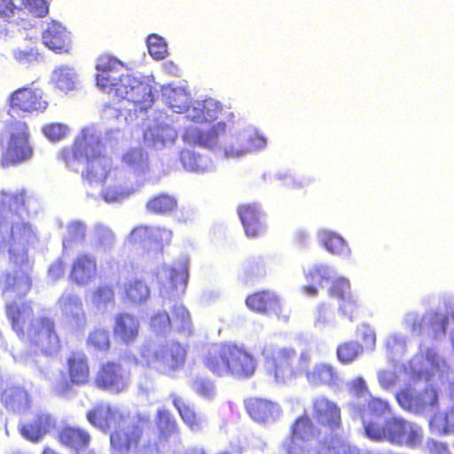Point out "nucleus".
<instances>
[{
  "label": "nucleus",
  "mask_w": 454,
  "mask_h": 454,
  "mask_svg": "<svg viewBox=\"0 0 454 454\" xmlns=\"http://www.w3.org/2000/svg\"><path fill=\"white\" fill-rule=\"evenodd\" d=\"M247 307L253 312L267 314L279 309V299L269 290H261L247 296L245 300Z\"/></svg>",
  "instance_id": "a878e982"
},
{
  "label": "nucleus",
  "mask_w": 454,
  "mask_h": 454,
  "mask_svg": "<svg viewBox=\"0 0 454 454\" xmlns=\"http://www.w3.org/2000/svg\"><path fill=\"white\" fill-rule=\"evenodd\" d=\"M33 345L42 353L51 355L60 348V340L55 332L53 320L42 317L35 326L31 338Z\"/></svg>",
  "instance_id": "4468645a"
},
{
  "label": "nucleus",
  "mask_w": 454,
  "mask_h": 454,
  "mask_svg": "<svg viewBox=\"0 0 454 454\" xmlns=\"http://www.w3.org/2000/svg\"><path fill=\"white\" fill-rule=\"evenodd\" d=\"M168 106L173 112L182 114L187 112V114L192 113V107L188 105V97L184 93L174 92L168 98Z\"/></svg>",
  "instance_id": "8fccbe9b"
},
{
  "label": "nucleus",
  "mask_w": 454,
  "mask_h": 454,
  "mask_svg": "<svg viewBox=\"0 0 454 454\" xmlns=\"http://www.w3.org/2000/svg\"><path fill=\"white\" fill-rule=\"evenodd\" d=\"M127 297L133 302H141L149 296V288L142 280H133L125 286Z\"/></svg>",
  "instance_id": "c03bdc74"
},
{
  "label": "nucleus",
  "mask_w": 454,
  "mask_h": 454,
  "mask_svg": "<svg viewBox=\"0 0 454 454\" xmlns=\"http://www.w3.org/2000/svg\"><path fill=\"white\" fill-rule=\"evenodd\" d=\"M434 419L442 422V431L444 433L454 432V407L445 413L435 416Z\"/></svg>",
  "instance_id": "6e6d98bb"
},
{
  "label": "nucleus",
  "mask_w": 454,
  "mask_h": 454,
  "mask_svg": "<svg viewBox=\"0 0 454 454\" xmlns=\"http://www.w3.org/2000/svg\"><path fill=\"white\" fill-rule=\"evenodd\" d=\"M389 411L388 403L380 398H372L367 403V412L371 417H380L389 413Z\"/></svg>",
  "instance_id": "5fc2aeb1"
},
{
  "label": "nucleus",
  "mask_w": 454,
  "mask_h": 454,
  "mask_svg": "<svg viewBox=\"0 0 454 454\" xmlns=\"http://www.w3.org/2000/svg\"><path fill=\"white\" fill-rule=\"evenodd\" d=\"M113 330L114 335L123 343L129 344L137 339L139 323L134 316L121 313L115 317Z\"/></svg>",
  "instance_id": "cd10ccee"
},
{
  "label": "nucleus",
  "mask_w": 454,
  "mask_h": 454,
  "mask_svg": "<svg viewBox=\"0 0 454 454\" xmlns=\"http://www.w3.org/2000/svg\"><path fill=\"white\" fill-rule=\"evenodd\" d=\"M174 320L180 323L181 325H186L190 320L188 310L183 306H176L173 309Z\"/></svg>",
  "instance_id": "052dcab7"
},
{
  "label": "nucleus",
  "mask_w": 454,
  "mask_h": 454,
  "mask_svg": "<svg viewBox=\"0 0 454 454\" xmlns=\"http://www.w3.org/2000/svg\"><path fill=\"white\" fill-rule=\"evenodd\" d=\"M86 346L96 353H108L112 346L110 331L106 327H94L87 336Z\"/></svg>",
  "instance_id": "2f4dec72"
},
{
  "label": "nucleus",
  "mask_w": 454,
  "mask_h": 454,
  "mask_svg": "<svg viewBox=\"0 0 454 454\" xmlns=\"http://www.w3.org/2000/svg\"><path fill=\"white\" fill-rule=\"evenodd\" d=\"M146 365L160 374L172 375L185 364L187 352L178 342H168L158 346L153 351L144 355Z\"/></svg>",
  "instance_id": "0eeeda50"
},
{
  "label": "nucleus",
  "mask_w": 454,
  "mask_h": 454,
  "mask_svg": "<svg viewBox=\"0 0 454 454\" xmlns=\"http://www.w3.org/2000/svg\"><path fill=\"white\" fill-rule=\"evenodd\" d=\"M9 114L14 118H25L28 113V88L22 87L14 90L8 98Z\"/></svg>",
  "instance_id": "c9c22d12"
},
{
  "label": "nucleus",
  "mask_w": 454,
  "mask_h": 454,
  "mask_svg": "<svg viewBox=\"0 0 454 454\" xmlns=\"http://www.w3.org/2000/svg\"><path fill=\"white\" fill-rule=\"evenodd\" d=\"M160 272L167 279V282L162 283L166 293L178 291L183 293L184 291L189 278L187 259H181L174 262L173 265L164 264L160 267Z\"/></svg>",
  "instance_id": "a211bd4d"
},
{
  "label": "nucleus",
  "mask_w": 454,
  "mask_h": 454,
  "mask_svg": "<svg viewBox=\"0 0 454 454\" xmlns=\"http://www.w3.org/2000/svg\"><path fill=\"white\" fill-rule=\"evenodd\" d=\"M121 163L137 174L149 169L148 154L142 148H130L121 156Z\"/></svg>",
  "instance_id": "72a5a7b5"
},
{
  "label": "nucleus",
  "mask_w": 454,
  "mask_h": 454,
  "mask_svg": "<svg viewBox=\"0 0 454 454\" xmlns=\"http://www.w3.org/2000/svg\"><path fill=\"white\" fill-rule=\"evenodd\" d=\"M172 236V231L165 227L137 226L132 230L130 239L134 243L148 241L162 248L170 244Z\"/></svg>",
  "instance_id": "b1692460"
},
{
  "label": "nucleus",
  "mask_w": 454,
  "mask_h": 454,
  "mask_svg": "<svg viewBox=\"0 0 454 454\" xmlns=\"http://www.w3.org/2000/svg\"><path fill=\"white\" fill-rule=\"evenodd\" d=\"M204 367L216 377L242 380L254 376L257 363L243 345L224 341L212 345L202 357Z\"/></svg>",
  "instance_id": "7ed1b4c3"
},
{
  "label": "nucleus",
  "mask_w": 454,
  "mask_h": 454,
  "mask_svg": "<svg viewBox=\"0 0 454 454\" xmlns=\"http://www.w3.org/2000/svg\"><path fill=\"white\" fill-rule=\"evenodd\" d=\"M52 79L56 86L64 91L72 90L74 88V72L69 67H59L53 70Z\"/></svg>",
  "instance_id": "79ce46f5"
},
{
  "label": "nucleus",
  "mask_w": 454,
  "mask_h": 454,
  "mask_svg": "<svg viewBox=\"0 0 454 454\" xmlns=\"http://www.w3.org/2000/svg\"><path fill=\"white\" fill-rule=\"evenodd\" d=\"M156 427L160 436L168 438L178 432V425L175 417L168 410H159L156 416Z\"/></svg>",
  "instance_id": "ea45409f"
},
{
  "label": "nucleus",
  "mask_w": 454,
  "mask_h": 454,
  "mask_svg": "<svg viewBox=\"0 0 454 454\" xmlns=\"http://www.w3.org/2000/svg\"><path fill=\"white\" fill-rule=\"evenodd\" d=\"M93 300L98 304H106L114 301V291L110 285L99 286L93 292Z\"/></svg>",
  "instance_id": "864d4df0"
},
{
  "label": "nucleus",
  "mask_w": 454,
  "mask_h": 454,
  "mask_svg": "<svg viewBox=\"0 0 454 454\" xmlns=\"http://www.w3.org/2000/svg\"><path fill=\"white\" fill-rule=\"evenodd\" d=\"M93 384L101 391L118 395L128 389L129 376L121 362L106 360L98 364Z\"/></svg>",
  "instance_id": "6e6552de"
},
{
  "label": "nucleus",
  "mask_w": 454,
  "mask_h": 454,
  "mask_svg": "<svg viewBox=\"0 0 454 454\" xmlns=\"http://www.w3.org/2000/svg\"><path fill=\"white\" fill-rule=\"evenodd\" d=\"M28 234L26 227L12 239L9 249L11 262L20 270L4 273L0 278V288L7 298L13 301L6 305V315L12 324V330L20 340H24L28 330V276L26 268L28 262L27 254Z\"/></svg>",
  "instance_id": "f257e3e1"
},
{
  "label": "nucleus",
  "mask_w": 454,
  "mask_h": 454,
  "mask_svg": "<svg viewBox=\"0 0 454 454\" xmlns=\"http://www.w3.org/2000/svg\"><path fill=\"white\" fill-rule=\"evenodd\" d=\"M364 434L373 442H388L391 444L415 447L420 443L419 428L402 417H390L380 422L364 419Z\"/></svg>",
  "instance_id": "20e7f679"
},
{
  "label": "nucleus",
  "mask_w": 454,
  "mask_h": 454,
  "mask_svg": "<svg viewBox=\"0 0 454 454\" xmlns=\"http://www.w3.org/2000/svg\"><path fill=\"white\" fill-rule=\"evenodd\" d=\"M57 440L61 445L79 454L89 448L91 436L84 428L66 426L59 431Z\"/></svg>",
  "instance_id": "4be33fe9"
},
{
  "label": "nucleus",
  "mask_w": 454,
  "mask_h": 454,
  "mask_svg": "<svg viewBox=\"0 0 454 454\" xmlns=\"http://www.w3.org/2000/svg\"><path fill=\"white\" fill-rule=\"evenodd\" d=\"M69 127L62 122H50L42 127V133L51 142L56 143L65 139L69 134Z\"/></svg>",
  "instance_id": "37998d69"
},
{
  "label": "nucleus",
  "mask_w": 454,
  "mask_h": 454,
  "mask_svg": "<svg viewBox=\"0 0 454 454\" xmlns=\"http://www.w3.org/2000/svg\"><path fill=\"white\" fill-rule=\"evenodd\" d=\"M362 339L366 348H374L376 342V336L372 330L366 328L363 333Z\"/></svg>",
  "instance_id": "774afa93"
},
{
  "label": "nucleus",
  "mask_w": 454,
  "mask_h": 454,
  "mask_svg": "<svg viewBox=\"0 0 454 454\" xmlns=\"http://www.w3.org/2000/svg\"><path fill=\"white\" fill-rule=\"evenodd\" d=\"M125 65L116 57L104 53L96 61L97 86L120 99L133 104L136 110L146 111L153 106L152 86L133 74H122Z\"/></svg>",
  "instance_id": "f03ea898"
},
{
  "label": "nucleus",
  "mask_w": 454,
  "mask_h": 454,
  "mask_svg": "<svg viewBox=\"0 0 454 454\" xmlns=\"http://www.w3.org/2000/svg\"><path fill=\"white\" fill-rule=\"evenodd\" d=\"M117 413L110 404L98 403L87 411L86 419L94 427L106 431L116 419Z\"/></svg>",
  "instance_id": "c85d7f7f"
},
{
  "label": "nucleus",
  "mask_w": 454,
  "mask_h": 454,
  "mask_svg": "<svg viewBox=\"0 0 454 454\" xmlns=\"http://www.w3.org/2000/svg\"><path fill=\"white\" fill-rule=\"evenodd\" d=\"M265 272L264 265L259 261H253L245 271V277L251 278L254 275L262 274Z\"/></svg>",
  "instance_id": "680f3d73"
},
{
  "label": "nucleus",
  "mask_w": 454,
  "mask_h": 454,
  "mask_svg": "<svg viewBox=\"0 0 454 454\" xmlns=\"http://www.w3.org/2000/svg\"><path fill=\"white\" fill-rule=\"evenodd\" d=\"M150 420L145 416H137L122 427H118L110 434L112 454H164L158 447L150 443L142 444L145 431Z\"/></svg>",
  "instance_id": "423d86ee"
},
{
  "label": "nucleus",
  "mask_w": 454,
  "mask_h": 454,
  "mask_svg": "<svg viewBox=\"0 0 454 454\" xmlns=\"http://www.w3.org/2000/svg\"><path fill=\"white\" fill-rule=\"evenodd\" d=\"M225 131L226 124L219 121L207 131H198L194 138L200 145L211 148L217 144L219 137L223 136Z\"/></svg>",
  "instance_id": "58836bf2"
},
{
  "label": "nucleus",
  "mask_w": 454,
  "mask_h": 454,
  "mask_svg": "<svg viewBox=\"0 0 454 454\" xmlns=\"http://www.w3.org/2000/svg\"><path fill=\"white\" fill-rule=\"evenodd\" d=\"M306 279L309 283L317 286H323L329 279V271L326 267L316 266L306 273Z\"/></svg>",
  "instance_id": "603ef678"
},
{
  "label": "nucleus",
  "mask_w": 454,
  "mask_h": 454,
  "mask_svg": "<svg viewBox=\"0 0 454 454\" xmlns=\"http://www.w3.org/2000/svg\"><path fill=\"white\" fill-rule=\"evenodd\" d=\"M329 296L338 302L339 309L349 318L358 309L357 300L352 294L350 283L344 278L335 279L329 289Z\"/></svg>",
  "instance_id": "aec40b11"
},
{
  "label": "nucleus",
  "mask_w": 454,
  "mask_h": 454,
  "mask_svg": "<svg viewBox=\"0 0 454 454\" xmlns=\"http://www.w3.org/2000/svg\"><path fill=\"white\" fill-rule=\"evenodd\" d=\"M427 448L430 454H451L446 443L432 441L428 443Z\"/></svg>",
  "instance_id": "e2e57ef3"
},
{
  "label": "nucleus",
  "mask_w": 454,
  "mask_h": 454,
  "mask_svg": "<svg viewBox=\"0 0 454 454\" xmlns=\"http://www.w3.org/2000/svg\"><path fill=\"white\" fill-rule=\"evenodd\" d=\"M49 13V3L47 0H30V14L43 18Z\"/></svg>",
  "instance_id": "4d7b16f0"
},
{
  "label": "nucleus",
  "mask_w": 454,
  "mask_h": 454,
  "mask_svg": "<svg viewBox=\"0 0 454 454\" xmlns=\"http://www.w3.org/2000/svg\"><path fill=\"white\" fill-rule=\"evenodd\" d=\"M49 273L53 278H58L65 273V262L62 260L54 262L49 268Z\"/></svg>",
  "instance_id": "0e129e2a"
},
{
  "label": "nucleus",
  "mask_w": 454,
  "mask_h": 454,
  "mask_svg": "<svg viewBox=\"0 0 454 454\" xmlns=\"http://www.w3.org/2000/svg\"><path fill=\"white\" fill-rule=\"evenodd\" d=\"M296 351L292 348H284L272 354L270 358V370L276 379L286 380L301 373L310 362V355L303 351L299 356V366L295 365Z\"/></svg>",
  "instance_id": "9d476101"
},
{
  "label": "nucleus",
  "mask_w": 454,
  "mask_h": 454,
  "mask_svg": "<svg viewBox=\"0 0 454 454\" xmlns=\"http://www.w3.org/2000/svg\"><path fill=\"white\" fill-rule=\"evenodd\" d=\"M222 111L223 106L218 101L207 98L192 106V113L188 114L187 117L199 123L210 122L216 120Z\"/></svg>",
  "instance_id": "c756f323"
},
{
  "label": "nucleus",
  "mask_w": 454,
  "mask_h": 454,
  "mask_svg": "<svg viewBox=\"0 0 454 454\" xmlns=\"http://www.w3.org/2000/svg\"><path fill=\"white\" fill-rule=\"evenodd\" d=\"M320 430L314 425L308 414L298 416L290 427L291 442L286 446L287 454H302L304 448L298 445L296 442H308L317 438Z\"/></svg>",
  "instance_id": "ddd939ff"
},
{
  "label": "nucleus",
  "mask_w": 454,
  "mask_h": 454,
  "mask_svg": "<svg viewBox=\"0 0 454 454\" xmlns=\"http://www.w3.org/2000/svg\"><path fill=\"white\" fill-rule=\"evenodd\" d=\"M194 392L205 399H213L215 395L214 382L207 378L196 377L192 383Z\"/></svg>",
  "instance_id": "49530a36"
},
{
  "label": "nucleus",
  "mask_w": 454,
  "mask_h": 454,
  "mask_svg": "<svg viewBox=\"0 0 454 454\" xmlns=\"http://www.w3.org/2000/svg\"><path fill=\"white\" fill-rule=\"evenodd\" d=\"M97 269V261L94 256L81 254L73 262L69 278L79 286L86 285L95 278Z\"/></svg>",
  "instance_id": "5701e85b"
},
{
  "label": "nucleus",
  "mask_w": 454,
  "mask_h": 454,
  "mask_svg": "<svg viewBox=\"0 0 454 454\" xmlns=\"http://www.w3.org/2000/svg\"><path fill=\"white\" fill-rule=\"evenodd\" d=\"M47 106L43 90L33 82L30 87V110L43 111Z\"/></svg>",
  "instance_id": "3c124183"
},
{
  "label": "nucleus",
  "mask_w": 454,
  "mask_h": 454,
  "mask_svg": "<svg viewBox=\"0 0 454 454\" xmlns=\"http://www.w3.org/2000/svg\"><path fill=\"white\" fill-rule=\"evenodd\" d=\"M378 380L380 386L387 389L396 384L398 376L393 371L382 370L378 373Z\"/></svg>",
  "instance_id": "13d9d810"
},
{
  "label": "nucleus",
  "mask_w": 454,
  "mask_h": 454,
  "mask_svg": "<svg viewBox=\"0 0 454 454\" xmlns=\"http://www.w3.org/2000/svg\"><path fill=\"white\" fill-rule=\"evenodd\" d=\"M58 303L69 323L77 330L83 329L87 325L86 313L81 300L71 294L61 295Z\"/></svg>",
  "instance_id": "393cba45"
},
{
  "label": "nucleus",
  "mask_w": 454,
  "mask_h": 454,
  "mask_svg": "<svg viewBox=\"0 0 454 454\" xmlns=\"http://www.w3.org/2000/svg\"><path fill=\"white\" fill-rule=\"evenodd\" d=\"M27 152V123L25 121L17 122L12 128L7 149L2 153V167L15 166L25 161Z\"/></svg>",
  "instance_id": "f8f14e48"
},
{
  "label": "nucleus",
  "mask_w": 454,
  "mask_h": 454,
  "mask_svg": "<svg viewBox=\"0 0 454 454\" xmlns=\"http://www.w3.org/2000/svg\"><path fill=\"white\" fill-rule=\"evenodd\" d=\"M42 38L44 45L57 54H68L72 50L71 33L59 22H51Z\"/></svg>",
  "instance_id": "f3484780"
},
{
  "label": "nucleus",
  "mask_w": 454,
  "mask_h": 454,
  "mask_svg": "<svg viewBox=\"0 0 454 454\" xmlns=\"http://www.w3.org/2000/svg\"><path fill=\"white\" fill-rule=\"evenodd\" d=\"M250 150H252V148L248 146H238L234 148V146L231 145L230 148L224 149V153L227 157H239Z\"/></svg>",
  "instance_id": "338daca9"
},
{
  "label": "nucleus",
  "mask_w": 454,
  "mask_h": 454,
  "mask_svg": "<svg viewBox=\"0 0 454 454\" xmlns=\"http://www.w3.org/2000/svg\"><path fill=\"white\" fill-rule=\"evenodd\" d=\"M133 192L132 188L113 185L103 190L102 197L108 203L117 202L128 198Z\"/></svg>",
  "instance_id": "de8ad7c7"
},
{
  "label": "nucleus",
  "mask_w": 454,
  "mask_h": 454,
  "mask_svg": "<svg viewBox=\"0 0 454 454\" xmlns=\"http://www.w3.org/2000/svg\"><path fill=\"white\" fill-rule=\"evenodd\" d=\"M170 398L174 407L176 409L183 422L191 429L198 430L200 428V419L189 403L184 398L176 394H171Z\"/></svg>",
  "instance_id": "f704fd0d"
},
{
  "label": "nucleus",
  "mask_w": 454,
  "mask_h": 454,
  "mask_svg": "<svg viewBox=\"0 0 454 454\" xmlns=\"http://www.w3.org/2000/svg\"><path fill=\"white\" fill-rule=\"evenodd\" d=\"M1 400L7 409L21 412L27 409L28 397L24 388L13 386L4 391Z\"/></svg>",
  "instance_id": "473e14b6"
},
{
  "label": "nucleus",
  "mask_w": 454,
  "mask_h": 454,
  "mask_svg": "<svg viewBox=\"0 0 454 454\" xmlns=\"http://www.w3.org/2000/svg\"><path fill=\"white\" fill-rule=\"evenodd\" d=\"M237 213L248 238H258L264 232V213L257 203L241 204L237 207Z\"/></svg>",
  "instance_id": "dca6fc26"
},
{
  "label": "nucleus",
  "mask_w": 454,
  "mask_h": 454,
  "mask_svg": "<svg viewBox=\"0 0 454 454\" xmlns=\"http://www.w3.org/2000/svg\"><path fill=\"white\" fill-rule=\"evenodd\" d=\"M312 418L319 427L332 434L341 427V411L340 406L325 395H317L311 402Z\"/></svg>",
  "instance_id": "9b49d317"
},
{
  "label": "nucleus",
  "mask_w": 454,
  "mask_h": 454,
  "mask_svg": "<svg viewBox=\"0 0 454 454\" xmlns=\"http://www.w3.org/2000/svg\"><path fill=\"white\" fill-rule=\"evenodd\" d=\"M305 377L309 384L314 387H333L338 383L339 376L335 368L327 363H317L307 370Z\"/></svg>",
  "instance_id": "bb28decb"
},
{
  "label": "nucleus",
  "mask_w": 454,
  "mask_h": 454,
  "mask_svg": "<svg viewBox=\"0 0 454 454\" xmlns=\"http://www.w3.org/2000/svg\"><path fill=\"white\" fill-rule=\"evenodd\" d=\"M27 199L26 188L12 193H0V253L13 238L20 234L23 227H27L28 217Z\"/></svg>",
  "instance_id": "39448f33"
},
{
  "label": "nucleus",
  "mask_w": 454,
  "mask_h": 454,
  "mask_svg": "<svg viewBox=\"0 0 454 454\" xmlns=\"http://www.w3.org/2000/svg\"><path fill=\"white\" fill-rule=\"evenodd\" d=\"M362 352V345L357 341L349 340L342 342L337 347L336 355L341 364H348L355 361Z\"/></svg>",
  "instance_id": "a19ab883"
},
{
  "label": "nucleus",
  "mask_w": 454,
  "mask_h": 454,
  "mask_svg": "<svg viewBox=\"0 0 454 454\" xmlns=\"http://www.w3.org/2000/svg\"><path fill=\"white\" fill-rule=\"evenodd\" d=\"M67 372L73 386H86L90 382V366L83 351H72L67 357Z\"/></svg>",
  "instance_id": "6ab92c4d"
},
{
  "label": "nucleus",
  "mask_w": 454,
  "mask_h": 454,
  "mask_svg": "<svg viewBox=\"0 0 454 454\" xmlns=\"http://www.w3.org/2000/svg\"><path fill=\"white\" fill-rule=\"evenodd\" d=\"M245 408L249 417L258 423H266L275 419L280 411L278 403L261 397L247 399L245 401Z\"/></svg>",
  "instance_id": "412c9836"
},
{
  "label": "nucleus",
  "mask_w": 454,
  "mask_h": 454,
  "mask_svg": "<svg viewBox=\"0 0 454 454\" xmlns=\"http://www.w3.org/2000/svg\"><path fill=\"white\" fill-rule=\"evenodd\" d=\"M170 317L165 311L158 312L152 317V325L160 331H165L170 327Z\"/></svg>",
  "instance_id": "bf43d9fd"
},
{
  "label": "nucleus",
  "mask_w": 454,
  "mask_h": 454,
  "mask_svg": "<svg viewBox=\"0 0 454 454\" xmlns=\"http://www.w3.org/2000/svg\"><path fill=\"white\" fill-rule=\"evenodd\" d=\"M395 398L399 405L409 411H422L437 403V394L429 387L417 392L412 387H406L395 394Z\"/></svg>",
  "instance_id": "2eb2a0df"
},
{
  "label": "nucleus",
  "mask_w": 454,
  "mask_h": 454,
  "mask_svg": "<svg viewBox=\"0 0 454 454\" xmlns=\"http://www.w3.org/2000/svg\"><path fill=\"white\" fill-rule=\"evenodd\" d=\"M55 427L56 420L50 413L37 411L30 421V441L39 442Z\"/></svg>",
  "instance_id": "7c9ffc66"
},
{
  "label": "nucleus",
  "mask_w": 454,
  "mask_h": 454,
  "mask_svg": "<svg viewBox=\"0 0 454 454\" xmlns=\"http://www.w3.org/2000/svg\"><path fill=\"white\" fill-rule=\"evenodd\" d=\"M98 140L89 141L85 136L76 139L72 146V155L74 159H79L85 155L86 170L84 176L91 181L98 175L106 172L107 160L102 154Z\"/></svg>",
  "instance_id": "1a4fd4ad"
},
{
  "label": "nucleus",
  "mask_w": 454,
  "mask_h": 454,
  "mask_svg": "<svg viewBox=\"0 0 454 454\" xmlns=\"http://www.w3.org/2000/svg\"><path fill=\"white\" fill-rule=\"evenodd\" d=\"M95 242L98 247L110 248L115 241V236L111 229L105 226L95 228Z\"/></svg>",
  "instance_id": "09e8293b"
},
{
  "label": "nucleus",
  "mask_w": 454,
  "mask_h": 454,
  "mask_svg": "<svg viewBox=\"0 0 454 454\" xmlns=\"http://www.w3.org/2000/svg\"><path fill=\"white\" fill-rule=\"evenodd\" d=\"M147 47L150 55L156 60L164 59L168 56V45L164 38L156 34L148 35Z\"/></svg>",
  "instance_id": "a18cd8bd"
},
{
  "label": "nucleus",
  "mask_w": 454,
  "mask_h": 454,
  "mask_svg": "<svg viewBox=\"0 0 454 454\" xmlns=\"http://www.w3.org/2000/svg\"><path fill=\"white\" fill-rule=\"evenodd\" d=\"M15 9L12 0H0V16L9 17L14 13Z\"/></svg>",
  "instance_id": "69168bd1"
},
{
  "label": "nucleus",
  "mask_w": 454,
  "mask_h": 454,
  "mask_svg": "<svg viewBox=\"0 0 454 454\" xmlns=\"http://www.w3.org/2000/svg\"><path fill=\"white\" fill-rule=\"evenodd\" d=\"M320 240L325 249L333 254L347 256L350 254L347 242L340 235L333 231H322Z\"/></svg>",
  "instance_id": "e433bc0d"
},
{
  "label": "nucleus",
  "mask_w": 454,
  "mask_h": 454,
  "mask_svg": "<svg viewBox=\"0 0 454 454\" xmlns=\"http://www.w3.org/2000/svg\"><path fill=\"white\" fill-rule=\"evenodd\" d=\"M176 199L168 194L160 193L153 196L146 202V209L155 215H166L176 208Z\"/></svg>",
  "instance_id": "4c0bfd02"
}]
</instances>
